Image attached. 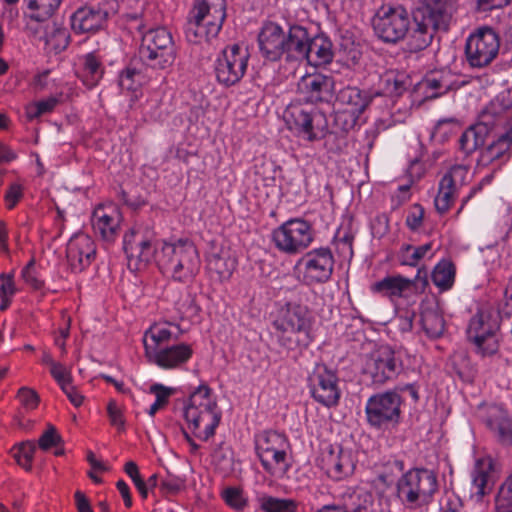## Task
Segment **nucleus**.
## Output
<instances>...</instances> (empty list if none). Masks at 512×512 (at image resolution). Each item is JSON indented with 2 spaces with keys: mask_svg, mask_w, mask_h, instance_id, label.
Wrapping results in <instances>:
<instances>
[{
  "mask_svg": "<svg viewBox=\"0 0 512 512\" xmlns=\"http://www.w3.org/2000/svg\"><path fill=\"white\" fill-rule=\"evenodd\" d=\"M225 17V0H195L185 28L187 40L200 43L216 37Z\"/></svg>",
  "mask_w": 512,
  "mask_h": 512,
  "instance_id": "6",
  "label": "nucleus"
},
{
  "mask_svg": "<svg viewBox=\"0 0 512 512\" xmlns=\"http://www.w3.org/2000/svg\"><path fill=\"white\" fill-rule=\"evenodd\" d=\"M372 95L368 91L360 90L357 87H345L339 91L336 97L338 111L335 115V122L341 129L348 131L352 129L359 118L372 101Z\"/></svg>",
  "mask_w": 512,
  "mask_h": 512,
  "instance_id": "15",
  "label": "nucleus"
},
{
  "mask_svg": "<svg viewBox=\"0 0 512 512\" xmlns=\"http://www.w3.org/2000/svg\"><path fill=\"white\" fill-rule=\"evenodd\" d=\"M108 2L99 3L96 6H84L78 8L70 17L72 30L77 34L90 33L99 30L108 17L114 13V9H108Z\"/></svg>",
  "mask_w": 512,
  "mask_h": 512,
  "instance_id": "22",
  "label": "nucleus"
},
{
  "mask_svg": "<svg viewBox=\"0 0 512 512\" xmlns=\"http://www.w3.org/2000/svg\"><path fill=\"white\" fill-rule=\"evenodd\" d=\"M21 276L24 282L34 290H40L44 286V281L39 277L34 260H30L22 269Z\"/></svg>",
  "mask_w": 512,
  "mask_h": 512,
  "instance_id": "54",
  "label": "nucleus"
},
{
  "mask_svg": "<svg viewBox=\"0 0 512 512\" xmlns=\"http://www.w3.org/2000/svg\"><path fill=\"white\" fill-rule=\"evenodd\" d=\"M512 155V124L499 134L497 139L484 148L479 155L478 165L489 166L495 162L504 163Z\"/></svg>",
  "mask_w": 512,
  "mask_h": 512,
  "instance_id": "27",
  "label": "nucleus"
},
{
  "mask_svg": "<svg viewBox=\"0 0 512 512\" xmlns=\"http://www.w3.org/2000/svg\"><path fill=\"white\" fill-rule=\"evenodd\" d=\"M207 268L218 280H227L236 268V260L227 249L213 247L207 255Z\"/></svg>",
  "mask_w": 512,
  "mask_h": 512,
  "instance_id": "34",
  "label": "nucleus"
},
{
  "mask_svg": "<svg viewBox=\"0 0 512 512\" xmlns=\"http://www.w3.org/2000/svg\"><path fill=\"white\" fill-rule=\"evenodd\" d=\"M512 114V90L499 93L481 112L486 123L497 127H506Z\"/></svg>",
  "mask_w": 512,
  "mask_h": 512,
  "instance_id": "28",
  "label": "nucleus"
},
{
  "mask_svg": "<svg viewBox=\"0 0 512 512\" xmlns=\"http://www.w3.org/2000/svg\"><path fill=\"white\" fill-rule=\"evenodd\" d=\"M424 216V208L420 204H414L407 212L405 224L411 231H418L423 225Z\"/></svg>",
  "mask_w": 512,
  "mask_h": 512,
  "instance_id": "55",
  "label": "nucleus"
},
{
  "mask_svg": "<svg viewBox=\"0 0 512 512\" xmlns=\"http://www.w3.org/2000/svg\"><path fill=\"white\" fill-rule=\"evenodd\" d=\"M494 464L489 457L477 459L471 471V500L481 503L494 485Z\"/></svg>",
  "mask_w": 512,
  "mask_h": 512,
  "instance_id": "25",
  "label": "nucleus"
},
{
  "mask_svg": "<svg viewBox=\"0 0 512 512\" xmlns=\"http://www.w3.org/2000/svg\"><path fill=\"white\" fill-rule=\"evenodd\" d=\"M409 27V14L402 7H383L373 19L376 35L385 42L395 43L403 39Z\"/></svg>",
  "mask_w": 512,
  "mask_h": 512,
  "instance_id": "20",
  "label": "nucleus"
},
{
  "mask_svg": "<svg viewBox=\"0 0 512 512\" xmlns=\"http://www.w3.org/2000/svg\"><path fill=\"white\" fill-rule=\"evenodd\" d=\"M150 392L155 395L156 400L150 406L148 413L150 416H154L161 407L168 403L169 397L173 394V389L162 384H154L150 387Z\"/></svg>",
  "mask_w": 512,
  "mask_h": 512,
  "instance_id": "52",
  "label": "nucleus"
},
{
  "mask_svg": "<svg viewBox=\"0 0 512 512\" xmlns=\"http://www.w3.org/2000/svg\"><path fill=\"white\" fill-rule=\"evenodd\" d=\"M495 507L497 512H512V475L499 487Z\"/></svg>",
  "mask_w": 512,
  "mask_h": 512,
  "instance_id": "49",
  "label": "nucleus"
},
{
  "mask_svg": "<svg viewBox=\"0 0 512 512\" xmlns=\"http://www.w3.org/2000/svg\"><path fill=\"white\" fill-rule=\"evenodd\" d=\"M485 422L489 429L497 435L501 443L505 445L512 444V419L508 418L504 409L499 406L489 407Z\"/></svg>",
  "mask_w": 512,
  "mask_h": 512,
  "instance_id": "32",
  "label": "nucleus"
},
{
  "mask_svg": "<svg viewBox=\"0 0 512 512\" xmlns=\"http://www.w3.org/2000/svg\"><path fill=\"white\" fill-rule=\"evenodd\" d=\"M23 186L19 183H12L5 193V203L8 209H13L23 197Z\"/></svg>",
  "mask_w": 512,
  "mask_h": 512,
  "instance_id": "62",
  "label": "nucleus"
},
{
  "mask_svg": "<svg viewBox=\"0 0 512 512\" xmlns=\"http://www.w3.org/2000/svg\"><path fill=\"white\" fill-rule=\"evenodd\" d=\"M455 274L454 264L450 260L443 259L434 267L432 281L441 291H446L453 286Z\"/></svg>",
  "mask_w": 512,
  "mask_h": 512,
  "instance_id": "38",
  "label": "nucleus"
},
{
  "mask_svg": "<svg viewBox=\"0 0 512 512\" xmlns=\"http://www.w3.org/2000/svg\"><path fill=\"white\" fill-rule=\"evenodd\" d=\"M318 461L326 475L335 481H341L352 476L356 468L353 451L338 444H324L321 447Z\"/></svg>",
  "mask_w": 512,
  "mask_h": 512,
  "instance_id": "18",
  "label": "nucleus"
},
{
  "mask_svg": "<svg viewBox=\"0 0 512 512\" xmlns=\"http://www.w3.org/2000/svg\"><path fill=\"white\" fill-rule=\"evenodd\" d=\"M70 43V34L64 27L54 26L45 35V46L49 52L58 54L63 52Z\"/></svg>",
  "mask_w": 512,
  "mask_h": 512,
  "instance_id": "43",
  "label": "nucleus"
},
{
  "mask_svg": "<svg viewBox=\"0 0 512 512\" xmlns=\"http://www.w3.org/2000/svg\"><path fill=\"white\" fill-rule=\"evenodd\" d=\"M334 91L335 82L329 75L312 73L302 76L297 83L296 98L284 111L288 128L309 142L322 139L328 131V121L314 104L329 102Z\"/></svg>",
  "mask_w": 512,
  "mask_h": 512,
  "instance_id": "2",
  "label": "nucleus"
},
{
  "mask_svg": "<svg viewBox=\"0 0 512 512\" xmlns=\"http://www.w3.org/2000/svg\"><path fill=\"white\" fill-rule=\"evenodd\" d=\"M438 490L436 474L428 469H411L396 483V497L408 510H422L432 503Z\"/></svg>",
  "mask_w": 512,
  "mask_h": 512,
  "instance_id": "5",
  "label": "nucleus"
},
{
  "mask_svg": "<svg viewBox=\"0 0 512 512\" xmlns=\"http://www.w3.org/2000/svg\"><path fill=\"white\" fill-rule=\"evenodd\" d=\"M123 249L129 266L139 270L154 259L163 274L181 283L191 282L201 266L198 250L192 241H158L153 230L142 225H135L124 234Z\"/></svg>",
  "mask_w": 512,
  "mask_h": 512,
  "instance_id": "1",
  "label": "nucleus"
},
{
  "mask_svg": "<svg viewBox=\"0 0 512 512\" xmlns=\"http://www.w3.org/2000/svg\"><path fill=\"white\" fill-rule=\"evenodd\" d=\"M459 128V123L455 119L440 120L434 128V135L444 141L456 133Z\"/></svg>",
  "mask_w": 512,
  "mask_h": 512,
  "instance_id": "58",
  "label": "nucleus"
},
{
  "mask_svg": "<svg viewBox=\"0 0 512 512\" xmlns=\"http://www.w3.org/2000/svg\"><path fill=\"white\" fill-rule=\"evenodd\" d=\"M181 335L182 331L175 323L163 321L152 324L143 336L148 362L164 370L178 369L185 365L193 355L191 345H170V342L177 341Z\"/></svg>",
  "mask_w": 512,
  "mask_h": 512,
  "instance_id": "3",
  "label": "nucleus"
},
{
  "mask_svg": "<svg viewBox=\"0 0 512 512\" xmlns=\"http://www.w3.org/2000/svg\"><path fill=\"white\" fill-rule=\"evenodd\" d=\"M308 388L312 398L325 407L336 406L341 396L339 378L325 364H316L308 376Z\"/></svg>",
  "mask_w": 512,
  "mask_h": 512,
  "instance_id": "16",
  "label": "nucleus"
},
{
  "mask_svg": "<svg viewBox=\"0 0 512 512\" xmlns=\"http://www.w3.org/2000/svg\"><path fill=\"white\" fill-rule=\"evenodd\" d=\"M50 374L61 387L72 383L71 371L60 362H56L50 368Z\"/></svg>",
  "mask_w": 512,
  "mask_h": 512,
  "instance_id": "61",
  "label": "nucleus"
},
{
  "mask_svg": "<svg viewBox=\"0 0 512 512\" xmlns=\"http://www.w3.org/2000/svg\"><path fill=\"white\" fill-rule=\"evenodd\" d=\"M457 195L458 189L450 185H446L443 181H440L438 193L434 199L436 210L440 214L446 213L454 204Z\"/></svg>",
  "mask_w": 512,
  "mask_h": 512,
  "instance_id": "45",
  "label": "nucleus"
},
{
  "mask_svg": "<svg viewBox=\"0 0 512 512\" xmlns=\"http://www.w3.org/2000/svg\"><path fill=\"white\" fill-rule=\"evenodd\" d=\"M143 83L142 73L135 67L128 66L119 75L121 90L136 93Z\"/></svg>",
  "mask_w": 512,
  "mask_h": 512,
  "instance_id": "46",
  "label": "nucleus"
},
{
  "mask_svg": "<svg viewBox=\"0 0 512 512\" xmlns=\"http://www.w3.org/2000/svg\"><path fill=\"white\" fill-rule=\"evenodd\" d=\"M402 402L401 395L394 390L372 395L365 406L368 424L382 430L397 426L401 419Z\"/></svg>",
  "mask_w": 512,
  "mask_h": 512,
  "instance_id": "11",
  "label": "nucleus"
},
{
  "mask_svg": "<svg viewBox=\"0 0 512 512\" xmlns=\"http://www.w3.org/2000/svg\"><path fill=\"white\" fill-rule=\"evenodd\" d=\"M17 398L26 410H34L39 404V396L35 390L22 387L18 390Z\"/></svg>",
  "mask_w": 512,
  "mask_h": 512,
  "instance_id": "60",
  "label": "nucleus"
},
{
  "mask_svg": "<svg viewBox=\"0 0 512 512\" xmlns=\"http://www.w3.org/2000/svg\"><path fill=\"white\" fill-rule=\"evenodd\" d=\"M107 414L109 422L112 426L116 427L118 431L125 430V418L122 408L114 400L109 401L107 405Z\"/></svg>",
  "mask_w": 512,
  "mask_h": 512,
  "instance_id": "57",
  "label": "nucleus"
},
{
  "mask_svg": "<svg viewBox=\"0 0 512 512\" xmlns=\"http://www.w3.org/2000/svg\"><path fill=\"white\" fill-rule=\"evenodd\" d=\"M36 446L33 442L27 441L15 445L11 449L12 457L26 470H31V463L33 460Z\"/></svg>",
  "mask_w": 512,
  "mask_h": 512,
  "instance_id": "48",
  "label": "nucleus"
},
{
  "mask_svg": "<svg viewBox=\"0 0 512 512\" xmlns=\"http://www.w3.org/2000/svg\"><path fill=\"white\" fill-rule=\"evenodd\" d=\"M250 53L244 44L226 46L215 60L214 72L217 81L231 87L241 81L246 74Z\"/></svg>",
  "mask_w": 512,
  "mask_h": 512,
  "instance_id": "12",
  "label": "nucleus"
},
{
  "mask_svg": "<svg viewBox=\"0 0 512 512\" xmlns=\"http://www.w3.org/2000/svg\"><path fill=\"white\" fill-rule=\"evenodd\" d=\"M142 62L152 69H166L175 61V47L170 32L163 27L150 29L142 36L139 48Z\"/></svg>",
  "mask_w": 512,
  "mask_h": 512,
  "instance_id": "9",
  "label": "nucleus"
},
{
  "mask_svg": "<svg viewBox=\"0 0 512 512\" xmlns=\"http://www.w3.org/2000/svg\"><path fill=\"white\" fill-rule=\"evenodd\" d=\"M424 85L427 90H431L430 97H438L450 90L458 89L461 84L459 77L450 70H441L430 73L425 81Z\"/></svg>",
  "mask_w": 512,
  "mask_h": 512,
  "instance_id": "35",
  "label": "nucleus"
},
{
  "mask_svg": "<svg viewBox=\"0 0 512 512\" xmlns=\"http://www.w3.org/2000/svg\"><path fill=\"white\" fill-rule=\"evenodd\" d=\"M500 43V36L493 28H476L465 43V57L469 66L478 69L489 66L499 54Z\"/></svg>",
  "mask_w": 512,
  "mask_h": 512,
  "instance_id": "10",
  "label": "nucleus"
},
{
  "mask_svg": "<svg viewBox=\"0 0 512 512\" xmlns=\"http://www.w3.org/2000/svg\"><path fill=\"white\" fill-rule=\"evenodd\" d=\"M212 463L222 472H228L232 469L233 457L232 451L228 447L220 445L212 453Z\"/></svg>",
  "mask_w": 512,
  "mask_h": 512,
  "instance_id": "53",
  "label": "nucleus"
},
{
  "mask_svg": "<svg viewBox=\"0 0 512 512\" xmlns=\"http://www.w3.org/2000/svg\"><path fill=\"white\" fill-rule=\"evenodd\" d=\"M95 255V243L86 234L74 235L67 244L66 256L74 272H81L86 269L94 260Z\"/></svg>",
  "mask_w": 512,
  "mask_h": 512,
  "instance_id": "23",
  "label": "nucleus"
},
{
  "mask_svg": "<svg viewBox=\"0 0 512 512\" xmlns=\"http://www.w3.org/2000/svg\"><path fill=\"white\" fill-rule=\"evenodd\" d=\"M261 508L264 512H293L296 505L291 499L267 496L261 499Z\"/></svg>",
  "mask_w": 512,
  "mask_h": 512,
  "instance_id": "51",
  "label": "nucleus"
},
{
  "mask_svg": "<svg viewBox=\"0 0 512 512\" xmlns=\"http://www.w3.org/2000/svg\"><path fill=\"white\" fill-rule=\"evenodd\" d=\"M258 43L262 55L276 61L285 53V32L279 24L266 22L259 32Z\"/></svg>",
  "mask_w": 512,
  "mask_h": 512,
  "instance_id": "26",
  "label": "nucleus"
},
{
  "mask_svg": "<svg viewBox=\"0 0 512 512\" xmlns=\"http://www.w3.org/2000/svg\"><path fill=\"white\" fill-rule=\"evenodd\" d=\"M382 93L389 96L402 94L407 87V76L405 73L395 70L386 71L380 78Z\"/></svg>",
  "mask_w": 512,
  "mask_h": 512,
  "instance_id": "39",
  "label": "nucleus"
},
{
  "mask_svg": "<svg viewBox=\"0 0 512 512\" xmlns=\"http://www.w3.org/2000/svg\"><path fill=\"white\" fill-rule=\"evenodd\" d=\"M184 417L194 435L206 441L214 435L221 420V411L185 407Z\"/></svg>",
  "mask_w": 512,
  "mask_h": 512,
  "instance_id": "24",
  "label": "nucleus"
},
{
  "mask_svg": "<svg viewBox=\"0 0 512 512\" xmlns=\"http://www.w3.org/2000/svg\"><path fill=\"white\" fill-rule=\"evenodd\" d=\"M255 449L264 470L275 478H283L291 467V446L286 435L273 430L255 436Z\"/></svg>",
  "mask_w": 512,
  "mask_h": 512,
  "instance_id": "8",
  "label": "nucleus"
},
{
  "mask_svg": "<svg viewBox=\"0 0 512 512\" xmlns=\"http://www.w3.org/2000/svg\"><path fill=\"white\" fill-rule=\"evenodd\" d=\"M122 213L115 204L97 206L91 217L92 227L102 240L113 243L120 233Z\"/></svg>",
  "mask_w": 512,
  "mask_h": 512,
  "instance_id": "21",
  "label": "nucleus"
},
{
  "mask_svg": "<svg viewBox=\"0 0 512 512\" xmlns=\"http://www.w3.org/2000/svg\"><path fill=\"white\" fill-rule=\"evenodd\" d=\"M402 370V360L390 346H380L369 355L364 372L374 384H385L395 379Z\"/></svg>",
  "mask_w": 512,
  "mask_h": 512,
  "instance_id": "19",
  "label": "nucleus"
},
{
  "mask_svg": "<svg viewBox=\"0 0 512 512\" xmlns=\"http://www.w3.org/2000/svg\"><path fill=\"white\" fill-rule=\"evenodd\" d=\"M60 442L61 437L57 433L56 428L54 426H49V428L39 438V447L42 450H48Z\"/></svg>",
  "mask_w": 512,
  "mask_h": 512,
  "instance_id": "63",
  "label": "nucleus"
},
{
  "mask_svg": "<svg viewBox=\"0 0 512 512\" xmlns=\"http://www.w3.org/2000/svg\"><path fill=\"white\" fill-rule=\"evenodd\" d=\"M421 324L429 338H438L443 335L445 330V321L435 309H426L422 312Z\"/></svg>",
  "mask_w": 512,
  "mask_h": 512,
  "instance_id": "40",
  "label": "nucleus"
},
{
  "mask_svg": "<svg viewBox=\"0 0 512 512\" xmlns=\"http://www.w3.org/2000/svg\"><path fill=\"white\" fill-rule=\"evenodd\" d=\"M58 99L55 97H49L47 99L35 101L25 106V115L29 121L41 117L42 115L51 113L56 105Z\"/></svg>",
  "mask_w": 512,
  "mask_h": 512,
  "instance_id": "47",
  "label": "nucleus"
},
{
  "mask_svg": "<svg viewBox=\"0 0 512 512\" xmlns=\"http://www.w3.org/2000/svg\"><path fill=\"white\" fill-rule=\"evenodd\" d=\"M27 7V16L36 21L44 22L50 19L59 9L62 0H23Z\"/></svg>",
  "mask_w": 512,
  "mask_h": 512,
  "instance_id": "37",
  "label": "nucleus"
},
{
  "mask_svg": "<svg viewBox=\"0 0 512 512\" xmlns=\"http://www.w3.org/2000/svg\"><path fill=\"white\" fill-rule=\"evenodd\" d=\"M310 35L306 28L300 25L290 27L288 33H285V53L289 61H303L309 48Z\"/></svg>",
  "mask_w": 512,
  "mask_h": 512,
  "instance_id": "29",
  "label": "nucleus"
},
{
  "mask_svg": "<svg viewBox=\"0 0 512 512\" xmlns=\"http://www.w3.org/2000/svg\"><path fill=\"white\" fill-rule=\"evenodd\" d=\"M313 239L312 226L299 218L284 222L272 232V241L276 248L289 255L305 250Z\"/></svg>",
  "mask_w": 512,
  "mask_h": 512,
  "instance_id": "13",
  "label": "nucleus"
},
{
  "mask_svg": "<svg viewBox=\"0 0 512 512\" xmlns=\"http://www.w3.org/2000/svg\"><path fill=\"white\" fill-rule=\"evenodd\" d=\"M494 128L496 127L491 123H486L480 114L478 123L462 133L459 139L460 149L467 155L473 153L484 144L488 133Z\"/></svg>",
  "mask_w": 512,
  "mask_h": 512,
  "instance_id": "33",
  "label": "nucleus"
},
{
  "mask_svg": "<svg viewBox=\"0 0 512 512\" xmlns=\"http://www.w3.org/2000/svg\"><path fill=\"white\" fill-rule=\"evenodd\" d=\"M431 249V243H426L421 246H413L410 244L402 245L398 254L399 262L401 265L415 267Z\"/></svg>",
  "mask_w": 512,
  "mask_h": 512,
  "instance_id": "42",
  "label": "nucleus"
},
{
  "mask_svg": "<svg viewBox=\"0 0 512 512\" xmlns=\"http://www.w3.org/2000/svg\"><path fill=\"white\" fill-rule=\"evenodd\" d=\"M277 340L286 350H304L314 340L313 319L306 306L288 303L273 322Z\"/></svg>",
  "mask_w": 512,
  "mask_h": 512,
  "instance_id": "4",
  "label": "nucleus"
},
{
  "mask_svg": "<svg viewBox=\"0 0 512 512\" xmlns=\"http://www.w3.org/2000/svg\"><path fill=\"white\" fill-rule=\"evenodd\" d=\"M185 407L204 410H220L218 408L215 397L212 395V390L205 384L200 385L195 391L191 393L188 403Z\"/></svg>",
  "mask_w": 512,
  "mask_h": 512,
  "instance_id": "41",
  "label": "nucleus"
},
{
  "mask_svg": "<svg viewBox=\"0 0 512 512\" xmlns=\"http://www.w3.org/2000/svg\"><path fill=\"white\" fill-rule=\"evenodd\" d=\"M469 174V166L464 164H456L442 177L441 181L446 185H450L456 189H460L466 184Z\"/></svg>",
  "mask_w": 512,
  "mask_h": 512,
  "instance_id": "50",
  "label": "nucleus"
},
{
  "mask_svg": "<svg viewBox=\"0 0 512 512\" xmlns=\"http://www.w3.org/2000/svg\"><path fill=\"white\" fill-rule=\"evenodd\" d=\"M347 505L354 511L360 512L373 503V495L364 487H353L347 490Z\"/></svg>",
  "mask_w": 512,
  "mask_h": 512,
  "instance_id": "44",
  "label": "nucleus"
},
{
  "mask_svg": "<svg viewBox=\"0 0 512 512\" xmlns=\"http://www.w3.org/2000/svg\"><path fill=\"white\" fill-rule=\"evenodd\" d=\"M334 269V257L329 248L314 249L303 255L295 265L306 284L325 283L330 280Z\"/></svg>",
  "mask_w": 512,
  "mask_h": 512,
  "instance_id": "17",
  "label": "nucleus"
},
{
  "mask_svg": "<svg viewBox=\"0 0 512 512\" xmlns=\"http://www.w3.org/2000/svg\"><path fill=\"white\" fill-rule=\"evenodd\" d=\"M511 0H477V9L482 12L507 6Z\"/></svg>",
  "mask_w": 512,
  "mask_h": 512,
  "instance_id": "64",
  "label": "nucleus"
},
{
  "mask_svg": "<svg viewBox=\"0 0 512 512\" xmlns=\"http://www.w3.org/2000/svg\"><path fill=\"white\" fill-rule=\"evenodd\" d=\"M222 497L234 509H242L246 504L242 490L236 487L225 488L222 491Z\"/></svg>",
  "mask_w": 512,
  "mask_h": 512,
  "instance_id": "59",
  "label": "nucleus"
},
{
  "mask_svg": "<svg viewBox=\"0 0 512 512\" xmlns=\"http://www.w3.org/2000/svg\"><path fill=\"white\" fill-rule=\"evenodd\" d=\"M414 281L401 275L387 276L371 286V291L390 300L405 297L412 290Z\"/></svg>",
  "mask_w": 512,
  "mask_h": 512,
  "instance_id": "30",
  "label": "nucleus"
},
{
  "mask_svg": "<svg viewBox=\"0 0 512 512\" xmlns=\"http://www.w3.org/2000/svg\"><path fill=\"white\" fill-rule=\"evenodd\" d=\"M499 328L497 318L488 309H480L471 318L467 335L482 356L493 355L498 350L496 332Z\"/></svg>",
  "mask_w": 512,
  "mask_h": 512,
  "instance_id": "14",
  "label": "nucleus"
},
{
  "mask_svg": "<svg viewBox=\"0 0 512 512\" xmlns=\"http://www.w3.org/2000/svg\"><path fill=\"white\" fill-rule=\"evenodd\" d=\"M412 38L418 49L428 46L436 30H447L453 13L452 0H418Z\"/></svg>",
  "mask_w": 512,
  "mask_h": 512,
  "instance_id": "7",
  "label": "nucleus"
},
{
  "mask_svg": "<svg viewBox=\"0 0 512 512\" xmlns=\"http://www.w3.org/2000/svg\"><path fill=\"white\" fill-rule=\"evenodd\" d=\"M307 47L309 48V52H307V56H305L304 60L309 64L313 66H321L332 61L334 53L332 42L328 37L324 35H317L310 38Z\"/></svg>",
  "mask_w": 512,
  "mask_h": 512,
  "instance_id": "36",
  "label": "nucleus"
},
{
  "mask_svg": "<svg viewBox=\"0 0 512 512\" xmlns=\"http://www.w3.org/2000/svg\"><path fill=\"white\" fill-rule=\"evenodd\" d=\"M415 316L416 313L413 309H397L395 321L401 333L405 334L412 331Z\"/></svg>",
  "mask_w": 512,
  "mask_h": 512,
  "instance_id": "56",
  "label": "nucleus"
},
{
  "mask_svg": "<svg viewBox=\"0 0 512 512\" xmlns=\"http://www.w3.org/2000/svg\"><path fill=\"white\" fill-rule=\"evenodd\" d=\"M81 70L79 77L83 84L91 89L97 86L105 73L102 56L96 52H90L80 57Z\"/></svg>",
  "mask_w": 512,
  "mask_h": 512,
  "instance_id": "31",
  "label": "nucleus"
}]
</instances>
